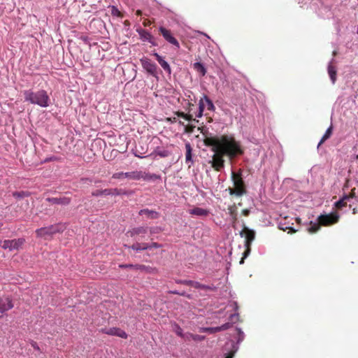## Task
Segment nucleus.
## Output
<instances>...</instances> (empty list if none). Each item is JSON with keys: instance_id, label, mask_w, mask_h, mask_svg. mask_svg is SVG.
Wrapping results in <instances>:
<instances>
[{"instance_id": "9", "label": "nucleus", "mask_w": 358, "mask_h": 358, "mask_svg": "<svg viewBox=\"0 0 358 358\" xmlns=\"http://www.w3.org/2000/svg\"><path fill=\"white\" fill-rule=\"evenodd\" d=\"M159 34L162 35L164 38L170 44L175 46L177 49L180 48V43L178 40L173 36L171 30L166 29L164 27H160L159 29Z\"/></svg>"}, {"instance_id": "40", "label": "nucleus", "mask_w": 358, "mask_h": 358, "mask_svg": "<svg viewBox=\"0 0 358 358\" xmlns=\"http://www.w3.org/2000/svg\"><path fill=\"white\" fill-rule=\"evenodd\" d=\"M92 195L93 196H99L103 195V194H102V189H101V190H100V189H96V190H95V191H93V192H92Z\"/></svg>"}, {"instance_id": "24", "label": "nucleus", "mask_w": 358, "mask_h": 358, "mask_svg": "<svg viewBox=\"0 0 358 358\" xmlns=\"http://www.w3.org/2000/svg\"><path fill=\"white\" fill-rule=\"evenodd\" d=\"M328 73L332 83H334L336 80V69L331 64H329L328 66Z\"/></svg>"}, {"instance_id": "54", "label": "nucleus", "mask_w": 358, "mask_h": 358, "mask_svg": "<svg viewBox=\"0 0 358 358\" xmlns=\"http://www.w3.org/2000/svg\"><path fill=\"white\" fill-rule=\"evenodd\" d=\"M345 202H347L350 198L348 197V194L344 195L342 198Z\"/></svg>"}, {"instance_id": "20", "label": "nucleus", "mask_w": 358, "mask_h": 358, "mask_svg": "<svg viewBox=\"0 0 358 358\" xmlns=\"http://www.w3.org/2000/svg\"><path fill=\"white\" fill-rule=\"evenodd\" d=\"M185 150H186L185 162H186V163H191V164H193L192 155V148L189 142H187L185 143Z\"/></svg>"}, {"instance_id": "3", "label": "nucleus", "mask_w": 358, "mask_h": 358, "mask_svg": "<svg viewBox=\"0 0 358 358\" xmlns=\"http://www.w3.org/2000/svg\"><path fill=\"white\" fill-rule=\"evenodd\" d=\"M25 101H28L32 104H36L41 107H48L50 101L49 96L45 90H40L36 92L31 90H24L23 92Z\"/></svg>"}, {"instance_id": "49", "label": "nucleus", "mask_w": 358, "mask_h": 358, "mask_svg": "<svg viewBox=\"0 0 358 358\" xmlns=\"http://www.w3.org/2000/svg\"><path fill=\"white\" fill-rule=\"evenodd\" d=\"M235 191H236V189L234 188H231V187L229 188V192L231 195H234V194L236 195V192H235Z\"/></svg>"}, {"instance_id": "56", "label": "nucleus", "mask_w": 358, "mask_h": 358, "mask_svg": "<svg viewBox=\"0 0 358 358\" xmlns=\"http://www.w3.org/2000/svg\"><path fill=\"white\" fill-rule=\"evenodd\" d=\"M136 14V15L140 16L142 15V11L141 10H137Z\"/></svg>"}, {"instance_id": "45", "label": "nucleus", "mask_w": 358, "mask_h": 358, "mask_svg": "<svg viewBox=\"0 0 358 358\" xmlns=\"http://www.w3.org/2000/svg\"><path fill=\"white\" fill-rule=\"evenodd\" d=\"M176 115L178 116V117H182V118H185V116H186V113H185L184 112H181V111H177L176 112Z\"/></svg>"}, {"instance_id": "14", "label": "nucleus", "mask_w": 358, "mask_h": 358, "mask_svg": "<svg viewBox=\"0 0 358 358\" xmlns=\"http://www.w3.org/2000/svg\"><path fill=\"white\" fill-rule=\"evenodd\" d=\"M120 268H135L137 270L145 271L148 273H151L155 270V268H152L150 266H146L142 265V264H135V265H134V264H120Z\"/></svg>"}, {"instance_id": "5", "label": "nucleus", "mask_w": 358, "mask_h": 358, "mask_svg": "<svg viewBox=\"0 0 358 358\" xmlns=\"http://www.w3.org/2000/svg\"><path fill=\"white\" fill-rule=\"evenodd\" d=\"M242 237H245V246L246 248L245 250L243 252V256L240 261V264H243L244 263V259L249 255L250 252V247L252 242L255 239V231L248 229L247 227L244 225L243 230L240 233Z\"/></svg>"}, {"instance_id": "8", "label": "nucleus", "mask_w": 358, "mask_h": 358, "mask_svg": "<svg viewBox=\"0 0 358 358\" xmlns=\"http://www.w3.org/2000/svg\"><path fill=\"white\" fill-rule=\"evenodd\" d=\"M25 243V239L20 238L13 240H5L2 248L5 250L8 249L9 250H19L22 248V245Z\"/></svg>"}, {"instance_id": "23", "label": "nucleus", "mask_w": 358, "mask_h": 358, "mask_svg": "<svg viewBox=\"0 0 358 358\" xmlns=\"http://www.w3.org/2000/svg\"><path fill=\"white\" fill-rule=\"evenodd\" d=\"M140 177H141L140 174V171L126 172L124 174V178H127L130 180H140Z\"/></svg>"}, {"instance_id": "12", "label": "nucleus", "mask_w": 358, "mask_h": 358, "mask_svg": "<svg viewBox=\"0 0 358 358\" xmlns=\"http://www.w3.org/2000/svg\"><path fill=\"white\" fill-rule=\"evenodd\" d=\"M143 67L150 73L155 74L157 69V66L155 63L152 62L150 59L144 58L141 59Z\"/></svg>"}, {"instance_id": "59", "label": "nucleus", "mask_w": 358, "mask_h": 358, "mask_svg": "<svg viewBox=\"0 0 358 358\" xmlns=\"http://www.w3.org/2000/svg\"><path fill=\"white\" fill-rule=\"evenodd\" d=\"M179 123L183 124V122H182L181 121H179Z\"/></svg>"}, {"instance_id": "60", "label": "nucleus", "mask_w": 358, "mask_h": 358, "mask_svg": "<svg viewBox=\"0 0 358 358\" xmlns=\"http://www.w3.org/2000/svg\"><path fill=\"white\" fill-rule=\"evenodd\" d=\"M356 159H358V153H357V157H356Z\"/></svg>"}, {"instance_id": "42", "label": "nucleus", "mask_w": 358, "mask_h": 358, "mask_svg": "<svg viewBox=\"0 0 358 358\" xmlns=\"http://www.w3.org/2000/svg\"><path fill=\"white\" fill-rule=\"evenodd\" d=\"M237 351V348L234 350H231L230 351L226 356L225 358H233L236 352Z\"/></svg>"}, {"instance_id": "32", "label": "nucleus", "mask_w": 358, "mask_h": 358, "mask_svg": "<svg viewBox=\"0 0 358 358\" xmlns=\"http://www.w3.org/2000/svg\"><path fill=\"white\" fill-rule=\"evenodd\" d=\"M231 326H232L231 323L227 322V323L218 327V330H219V331H224V330H227V329H229L230 327H231Z\"/></svg>"}, {"instance_id": "47", "label": "nucleus", "mask_w": 358, "mask_h": 358, "mask_svg": "<svg viewBox=\"0 0 358 358\" xmlns=\"http://www.w3.org/2000/svg\"><path fill=\"white\" fill-rule=\"evenodd\" d=\"M149 246H150V248H159L161 247V245L157 243L153 242L150 245H149Z\"/></svg>"}, {"instance_id": "33", "label": "nucleus", "mask_w": 358, "mask_h": 358, "mask_svg": "<svg viewBox=\"0 0 358 358\" xmlns=\"http://www.w3.org/2000/svg\"><path fill=\"white\" fill-rule=\"evenodd\" d=\"M157 155L161 157H166L170 155V152L166 150L157 151Z\"/></svg>"}, {"instance_id": "41", "label": "nucleus", "mask_w": 358, "mask_h": 358, "mask_svg": "<svg viewBox=\"0 0 358 358\" xmlns=\"http://www.w3.org/2000/svg\"><path fill=\"white\" fill-rule=\"evenodd\" d=\"M103 195L108 196L112 194V189H102Z\"/></svg>"}, {"instance_id": "15", "label": "nucleus", "mask_w": 358, "mask_h": 358, "mask_svg": "<svg viewBox=\"0 0 358 358\" xmlns=\"http://www.w3.org/2000/svg\"><path fill=\"white\" fill-rule=\"evenodd\" d=\"M153 55L155 56V59H157V61L159 62V64H160V66L164 69V70L165 71H166L169 74H171V69L169 66V64H168L167 62H166L162 56H160L158 53L157 52H155L153 54Z\"/></svg>"}, {"instance_id": "31", "label": "nucleus", "mask_w": 358, "mask_h": 358, "mask_svg": "<svg viewBox=\"0 0 358 358\" xmlns=\"http://www.w3.org/2000/svg\"><path fill=\"white\" fill-rule=\"evenodd\" d=\"M111 13L113 15H115V16H117L120 17H123L122 13L115 6L112 7Z\"/></svg>"}, {"instance_id": "38", "label": "nucleus", "mask_w": 358, "mask_h": 358, "mask_svg": "<svg viewBox=\"0 0 358 358\" xmlns=\"http://www.w3.org/2000/svg\"><path fill=\"white\" fill-rule=\"evenodd\" d=\"M195 128V126L194 125H187L185 127V132L187 133H192L194 131V129Z\"/></svg>"}, {"instance_id": "21", "label": "nucleus", "mask_w": 358, "mask_h": 358, "mask_svg": "<svg viewBox=\"0 0 358 358\" xmlns=\"http://www.w3.org/2000/svg\"><path fill=\"white\" fill-rule=\"evenodd\" d=\"M193 68L201 76H204L206 73V69L201 62H195Z\"/></svg>"}, {"instance_id": "55", "label": "nucleus", "mask_w": 358, "mask_h": 358, "mask_svg": "<svg viewBox=\"0 0 358 358\" xmlns=\"http://www.w3.org/2000/svg\"><path fill=\"white\" fill-rule=\"evenodd\" d=\"M195 282H193V281H191V280H190V281H187V282H186L185 283H186L187 285H192V286H193V287H194V285H195Z\"/></svg>"}, {"instance_id": "10", "label": "nucleus", "mask_w": 358, "mask_h": 358, "mask_svg": "<svg viewBox=\"0 0 358 358\" xmlns=\"http://www.w3.org/2000/svg\"><path fill=\"white\" fill-rule=\"evenodd\" d=\"M101 332L111 336H116L122 338H127V334L122 330L120 328L117 327H111L109 329H101Z\"/></svg>"}, {"instance_id": "19", "label": "nucleus", "mask_w": 358, "mask_h": 358, "mask_svg": "<svg viewBox=\"0 0 358 358\" xmlns=\"http://www.w3.org/2000/svg\"><path fill=\"white\" fill-rule=\"evenodd\" d=\"M189 214L196 216H207L208 210L202 208L195 207L189 210Z\"/></svg>"}, {"instance_id": "22", "label": "nucleus", "mask_w": 358, "mask_h": 358, "mask_svg": "<svg viewBox=\"0 0 358 358\" xmlns=\"http://www.w3.org/2000/svg\"><path fill=\"white\" fill-rule=\"evenodd\" d=\"M131 248L136 251H141L149 249L150 246L145 243H136L131 246Z\"/></svg>"}, {"instance_id": "28", "label": "nucleus", "mask_w": 358, "mask_h": 358, "mask_svg": "<svg viewBox=\"0 0 358 358\" xmlns=\"http://www.w3.org/2000/svg\"><path fill=\"white\" fill-rule=\"evenodd\" d=\"M13 196L17 199H20L24 197H27L30 196V193L29 192L21 191V192H13Z\"/></svg>"}, {"instance_id": "52", "label": "nucleus", "mask_w": 358, "mask_h": 358, "mask_svg": "<svg viewBox=\"0 0 358 358\" xmlns=\"http://www.w3.org/2000/svg\"><path fill=\"white\" fill-rule=\"evenodd\" d=\"M171 293L174 294H179L181 296H185V292L179 293L177 291H171Z\"/></svg>"}, {"instance_id": "46", "label": "nucleus", "mask_w": 358, "mask_h": 358, "mask_svg": "<svg viewBox=\"0 0 358 358\" xmlns=\"http://www.w3.org/2000/svg\"><path fill=\"white\" fill-rule=\"evenodd\" d=\"M185 120L187 121H196V120L193 118L192 115L190 114H186Z\"/></svg>"}, {"instance_id": "50", "label": "nucleus", "mask_w": 358, "mask_h": 358, "mask_svg": "<svg viewBox=\"0 0 358 358\" xmlns=\"http://www.w3.org/2000/svg\"><path fill=\"white\" fill-rule=\"evenodd\" d=\"M250 214V210L248 209H243L242 210V215H243L244 216H248Z\"/></svg>"}, {"instance_id": "26", "label": "nucleus", "mask_w": 358, "mask_h": 358, "mask_svg": "<svg viewBox=\"0 0 358 358\" xmlns=\"http://www.w3.org/2000/svg\"><path fill=\"white\" fill-rule=\"evenodd\" d=\"M229 214L231 217L233 222L235 223L237 220V208L235 204L228 207Z\"/></svg>"}, {"instance_id": "35", "label": "nucleus", "mask_w": 358, "mask_h": 358, "mask_svg": "<svg viewBox=\"0 0 358 358\" xmlns=\"http://www.w3.org/2000/svg\"><path fill=\"white\" fill-rule=\"evenodd\" d=\"M280 229H282V231H285L287 229H288V234H293V233H295L297 231V230L296 229H294V228L291 227H280Z\"/></svg>"}, {"instance_id": "4", "label": "nucleus", "mask_w": 358, "mask_h": 358, "mask_svg": "<svg viewBox=\"0 0 358 358\" xmlns=\"http://www.w3.org/2000/svg\"><path fill=\"white\" fill-rule=\"evenodd\" d=\"M66 229V224L59 222L55 224L50 225L47 227H42L36 230V234L38 237L43 238L45 239L51 237L57 233H62Z\"/></svg>"}, {"instance_id": "61", "label": "nucleus", "mask_w": 358, "mask_h": 358, "mask_svg": "<svg viewBox=\"0 0 358 358\" xmlns=\"http://www.w3.org/2000/svg\"><path fill=\"white\" fill-rule=\"evenodd\" d=\"M1 226H2V224H0V227H1Z\"/></svg>"}, {"instance_id": "36", "label": "nucleus", "mask_w": 358, "mask_h": 358, "mask_svg": "<svg viewBox=\"0 0 358 358\" xmlns=\"http://www.w3.org/2000/svg\"><path fill=\"white\" fill-rule=\"evenodd\" d=\"M194 287L202 289H210V287L208 286L200 284L199 282H195Z\"/></svg>"}, {"instance_id": "30", "label": "nucleus", "mask_w": 358, "mask_h": 358, "mask_svg": "<svg viewBox=\"0 0 358 358\" xmlns=\"http://www.w3.org/2000/svg\"><path fill=\"white\" fill-rule=\"evenodd\" d=\"M334 206L336 208L341 209L342 208L347 206V202H345L343 199H341L335 203Z\"/></svg>"}, {"instance_id": "11", "label": "nucleus", "mask_w": 358, "mask_h": 358, "mask_svg": "<svg viewBox=\"0 0 358 358\" xmlns=\"http://www.w3.org/2000/svg\"><path fill=\"white\" fill-rule=\"evenodd\" d=\"M46 201L50 203V204H57L62 206H67L71 203V198L66 196L62 197H48L46 199Z\"/></svg>"}, {"instance_id": "44", "label": "nucleus", "mask_w": 358, "mask_h": 358, "mask_svg": "<svg viewBox=\"0 0 358 358\" xmlns=\"http://www.w3.org/2000/svg\"><path fill=\"white\" fill-rule=\"evenodd\" d=\"M191 337L194 340V341H201V340H203L204 338L203 336H201L199 335H192L191 334Z\"/></svg>"}, {"instance_id": "25", "label": "nucleus", "mask_w": 358, "mask_h": 358, "mask_svg": "<svg viewBox=\"0 0 358 358\" xmlns=\"http://www.w3.org/2000/svg\"><path fill=\"white\" fill-rule=\"evenodd\" d=\"M139 34L143 41H148V42L155 45L152 42L153 36L148 31L142 29L139 31Z\"/></svg>"}, {"instance_id": "7", "label": "nucleus", "mask_w": 358, "mask_h": 358, "mask_svg": "<svg viewBox=\"0 0 358 358\" xmlns=\"http://www.w3.org/2000/svg\"><path fill=\"white\" fill-rule=\"evenodd\" d=\"M206 106L208 110L214 111L215 109L213 101L208 98L207 95L203 94L199 102V113L196 117H201L203 115Z\"/></svg>"}, {"instance_id": "39", "label": "nucleus", "mask_w": 358, "mask_h": 358, "mask_svg": "<svg viewBox=\"0 0 358 358\" xmlns=\"http://www.w3.org/2000/svg\"><path fill=\"white\" fill-rule=\"evenodd\" d=\"M237 331H238V343H239L243 340L244 335H243V332L240 329H238Z\"/></svg>"}, {"instance_id": "13", "label": "nucleus", "mask_w": 358, "mask_h": 358, "mask_svg": "<svg viewBox=\"0 0 358 358\" xmlns=\"http://www.w3.org/2000/svg\"><path fill=\"white\" fill-rule=\"evenodd\" d=\"M13 308L12 299L10 297L1 299L0 300V313H3Z\"/></svg>"}, {"instance_id": "16", "label": "nucleus", "mask_w": 358, "mask_h": 358, "mask_svg": "<svg viewBox=\"0 0 358 358\" xmlns=\"http://www.w3.org/2000/svg\"><path fill=\"white\" fill-rule=\"evenodd\" d=\"M148 227H138L133 228L132 229L127 231V234L133 237L137 235H143L148 233Z\"/></svg>"}, {"instance_id": "29", "label": "nucleus", "mask_w": 358, "mask_h": 358, "mask_svg": "<svg viewBox=\"0 0 358 358\" xmlns=\"http://www.w3.org/2000/svg\"><path fill=\"white\" fill-rule=\"evenodd\" d=\"M200 332H207L209 334H214L219 332L218 327H203L200 329Z\"/></svg>"}, {"instance_id": "51", "label": "nucleus", "mask_w": 358, "mask_h": 358, "mask_svg": "<svg viewBox=\"0 0 358 358\" xmlns=\"http://www.w3.org/2000/svg\"><path fill=\"white\" fill-rule=\"evenodd\" d=\"M149 229H150V231L151 234L156 233L158 231L157 227H152V228H150Z\"/></svg>"}, {"instance_id": "57", "label": "nucleus", "mask_w": 358, "mask_h": 358, "mask_svg": "<svg viewBox=\"0 0 358 358\" xmlns=\"http://www.w3.org/2000/svg\"><path fill=\"white\" fill-rule=\"evenodd\" d=\"M357 213V208H354L352 209V214L355 215Z\"/></svg>"}, {"instance_id": "58", "label": "nucleus", "mask_w": 358, "mask_h": 358, "mask_svg": "<svg viewBox=\"0 0 358 358\" xmlns=\"http://www.w3.org/2000/svg\"><path fill=\"white\" fill-rule=\"evenodd\" d=\"M296 221H297V222H298V223H299V222H300V221H301V220H300L299 218H297V219H296Z\"/></svg>"}, {"instance_id": "2", "label": "nucleus", "mask_w": 358, "mask_h": 358, "mask_svg": "<svg viewBox=\"0 0 358 358\" xmlns=\"http://www.w3.org/2000/svg\"><path fill=\"white\" fill-rule=\"evenodd\" d=\"M340 215L337 212L331 213L329 214H322L318 216L317 222H310L311 225L308 231L310 234L316 233L320 229L321 226L329 227L338 222Z\"/></svg>"}, {"instance_id": "27", "label": "nucleus", "mask_w": 358, "mask_h": 358, "mask_svg": "<svg viewBox=\"0 0 358 358\" xmlns=\"http://www.w3.org/2000/svg\"><path fill=\"white\" fill-rule=\"evenodd\" d=\"M332 131H333V126L332 124L327 129L325 134H324V136H322V138H321L317 147H320L322 143H324V142L325 141H327V139H329L331 134H332Z\"/></svg>"}, {"instance_id": "18", "label": "nucleus", "mask_w": 358, "mask_h": 358, "mask_svg": "<svg viewBox=\"0 0 358 358\" xmlns=\"http://www.w3.org/2000/svg\"><path fill=\"white\" fill-rule=\"evenodd\" d=\"M139 215H145L150 219H157L159 217V213L155 210H149L148 208L142 209L139 211Z\"/></svg>"}, {"instance_id": "43", "label": "nucleus", "mask_w": 358, "mask_h": 358, "mask_svg": "<svg viewBox=\"0 0 358 358\" xmlns=\"http://www.w3.org/2000/svg\"><path fill=\"white\" fill-rule=\"evenodd\" d=\"M348 197L350 199H353L356 197L355 188L351 189L350 193L348 194Z\"/></svg>"}, {"instance_id": "37", "label": "nucleus", "mask_w": 358, "mask_h": 358, "mask_svg": "<svg viewBox=\"0 0 358 358\" xmlns=\"http://www.w3.org/2000/svg\"><path fill=\"white\" fill-rule=\"evenodd\" d=\"M124 174L125 173L124 172L115 173L113 175L112 178L115 179H121L124 178Z\"/></svg>"}, {"instance_id": "17", "label": "nucleus", "mask_w": 358, "mask_h": 358, "mask_svg": "<svg viewBox=\"0 0 358 358\" xmlns=\"http://www.w3.org/2000/svg\"><path fill=\"white\" fill-rule=\"evenodd\" d=\"M140 174L141 176V177H140V180L142 179L145 181L156 180L161 179V176L155 173H150L140 171Z\"/></svg>"}, {"instance_id": "6", "label": "nucleus", "mask_w": 358, "mask_h": 358, "mask_svg": "<svg viewBox=\"0 0 358 358\" xmlns=\"http://www.w3.org/2000/svg\"><path fill=\"white\" fill-rule=\"evenodd\" d=\"M231 179L234 183V189H236V196H242L246 194V187L245 182L241 177V173H231Z\"/></svg>"}, {"instance_id": "34", "label": "nucleus", "mask_w": 358, "mask_h": 358, "mask_svg": "<svg viewBox=\"0 0 358 358\" xmlns=\"http://www.w3.org/2000/svg\"><path fill=\"white\" fill-rule=\"evenodd\" d=\"M125 194L124 191L122 189L114 188L112 189V194L113 195H121Z\"/></svg>"}, {"instance_id": "48", "label": "nucleus", "mask_w": 358, "mask_h": 358, "mask_svg": "<svg viewBox=\"0 0 358 358\" xmlns=\"http://www.w3.org/2000/svg\"><path fill=\"white\" fill-rule=\"evenodd\" d=\"M176 334L180 336V337H183L182 334V329L180 327H178V329L176 331Z\"/></svg>"}, {"instance_id": "1", "label": "nucleus", "mask_w": 358, "mask_h": 358, "mask_svg": "<svg viewBox=\"0 0 358 358\" xmlns=\"http://www.w3.org/2000/svg\"><path fill=\"white\" fill-rule=\"evenodd\" d=\"M201 132L204 136V145L212 147L211 150L214 154L209 163L216 171H220L224 166V156L233 159L243 153L240 143L233 136L227 135H222L220 137L213 136L210 133L203 131V129Z\"/></svg>"}, {"instance_id": "53", "label": "nucleus", "mask_w": 358, "mask_h": 358, "mask_svg": "<svg viewBox=\"0 0 358 358\" xmlns=\"http://www.w3.org/2000/svg\"><path fill=\"white\" fill-rule=\"evenodd\" d=\"M150 24H151V22H150V20H145L143 22V25H144L145 27L149 26V25H150Z\"/></svg>"}]
</instances>
